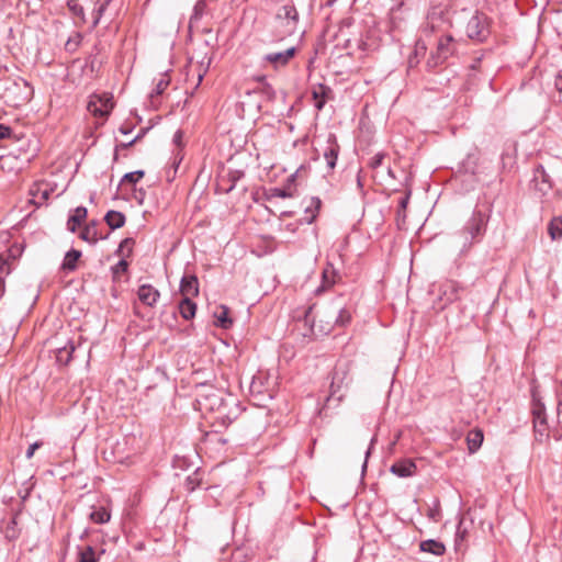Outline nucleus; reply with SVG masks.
<instances>
[{"label": "nucleus", "mask_w": 562, "mask_h": 562, "mask_svg": "<svg viewBox=\"0 0 562 562\" xmlns=\"http://www.w3.org/2000/svg\"><path fill=\"white\" fill-rule=\"evenodd\" d=\"M451 26L450 13L446 8H431L420 27V36L415 44L416 54H425L428 45H436L427 60L428 68H435L459 53L461 43L453 37L450 31Z\"/></svg>", "instance_id": "f257e3e1"}, {"label": "nucleus", "mask_w": 562, "mask_h": 562, "mask_svg": "<svg viewBox=\"0 0 562 562\" xmlns=\"http://www.w3.org/2000/svg\"><path fill=\"white\" fill-rule=\"evenodd\" d=\"M488 216L481 210H474L463 227L454 234L453 243L460 254H468L484 237Z\"/></svg>", "instance_id": "f03ea898"}, {"label": "nucleus", "mask_w": 562, "mask_h": 562, "mask_svg": "<svg viewBox=\"0 0 562 562\" xmlns=\"http://www.w3.org/2000/svg\"><path fill=\"white\" fill-rule=\"evenodd\" d=\"M198 403L201 409L216 413L217 418L223 423H232L239 411L235 397L224 396L222 391L213 387H210L206 393L200 394Z\"/></svg>", "instance_id": "7ed1b4c3"}, {"label": "nucleus", "mask_w": 562, "mask_h": 562, "mask_svg": "<svg viewBox=\"0 0 562 562\" xmlns=\"http://www.w3.org/2000/svg\"><path fill=\"white\" fill-rule=\"evenodd\" d=\"M297 22V10L291 4L283 5L280 8L276 16V29L278 31V35L283 38L294 34Z\"/></svg>", "instance_id": "20e7f679"}, {"label": "nucleus", "mask_w": 562, "mask_h": 562, "mask_svg": "<svg viewBox=\"0 0 562 562\" xmlns=\"http://www.w3.org/2000/svg\"><path fill=\"white\" fill-rule=\"evenodd\" d=\"M249 391L250 394L259 401L266 398L271 400L274 394V381L268 372L258 371V373L252 376Z\"/></svg>", "instance_id": "39448f33"}, {"label": "nucleus", "mask_w": 562, "mask_h": 562, "mask_svg": "<svg viewBox=\"0 0 562 562\" xmlns=\"http://www.w3.org/2000/svg\"><path fill=\"white\" fill-rule=\"evenodd\" d=\"M467 34L471 40L485 41L490 35L488 19L485 14L476 12L467 24Z\"/></svg>", "instance_id": "423d86ee"}, {"label": "nucleus", "mask_w": 562, "mask_h": 562, "mask_svg": "<svg viewBox=\"0 0 562 562\" xmlns=\"http://www.w3.org/2000/svg\"><path fill=\"white\" fill-rule=\"evenodd\" d=\"M533 428L536 439L540 442L549 438L544 405L533 396L532 403Z\"/></svg>", "instance_id": "0eeeda50"}, {"label": "nucleus", "mask_w": 562, "mask_h": 562, "mask_svg": "<svg viewBox=\"0 0 562 562\" xmlns=\"http://www.w3.org/2000/svg\"><path fill=\"white\" fill-rule=\"evenodd\" d=\"M87 109L94 116H108L113 109L112 95L104 93L102 95L94 94L90 97Z\"/></svg>", "instance_id": "6e6552de"}, {"label": "nucleus", "mask_w": 562, "mask_h": 562, "mask_svg": "<svg viewBox=\"0 0 562 562\" xmlns=\"http://www.w3.org/2000/svg\"><path fill=\"white\" fill-rule=\"evenodd\" d=\"M325 316L328 318V321L326 322L327 328H324L326 331H329L334 324L339 326H346L351 319V314L346 308H330V311L326 312Z\"/></svg>", "instance_id": "1a4fd4ad"}, {"label": "nucleus", "mask_w": 562, "mask_h": 562, "mask_svg": "<svg viewBox=\"0 0 562 562\" xmlns=\"http://www.w3.org/2000/svg\"><path fill=\"white\" fill-rule=\"evenodd\" d=\"M532 182L535 189L543 195L552 188L550 176L546 172L542 166H538L535 169Z\"/></svg>", "instance_id": "9d476101"}, {"label": "nucleus", "mask_w": 562, "mask_h": 562, "mask_svg": "<svg viewBox=\"0 0 562 562\" xmlns=\"http://www.w3.org/2000/svg\"><path fill=\"white\" fill-rule=\"evenodd\" d=\"M295 47H290L283 52L270 53L263 57V60L270 63L274 68L285 66L295 55Z\"/></svg>", "instance_id": "9b49d317"}, {"label": "nucleus", "mask_w": 562, "mask_h": 562, "mask_svg": "<svg viewBox=\"0 0 562 562\" xmlns=\"http://www.w3.org/2000/svg\"><path fill=\"white\" fill-rule=\"evenodd\" d=\"M137 296L143 304L147 306H154L157 303L160 293L153 285L143 284L138 288Z\"/></svg>", "instance_id": "f8f14e48"}, {"label": "nucleus", "mask_w": 562, "mask_h": 562, "mask_svg": "<svg viewBox=\"0 0 562 562\" xmlns=\"http://www.w3.org/2000/svg\"><path fill=\"white\" fill-rule=\"evenodd\" d=\"M390 471L400 477H408L415 474L416 464L411 459H403L392 464Z\"/></svg>", "instance_id": "ddd939ff"}, {"label": "nucleus", "mask_w": 562, "mask_h": 562, "mask_svg": "<svg viewBox=\"0 0 562 562\" xmlns=\"http://www.w3.org/2000/svg\"><path fill=\"white\" fill-rule=\"evenodd\" d=\"M180 292L183 299H191L199 294L198 278L193 274L184 276L180 282Z\"/></svg>", "instance_id": "4468645a"}, {"label": "nucleus", "mask_w": 562, "mask_h": 562, "mask_svg": "<svg viewBox=\"0 0 562 562\" xmlns=\"http://www.w3.org/2000/svg\"><path fill=\"white\" fill-rule=\"evenodd\" d=\"M76 347L72 341H68L61 347H57L55 350L56 362L60 366H66L70 362L72 353Z\"/></svg>", "instance_id": "2eb2a0df"}, {"label": "nucleus", "mask_w": 562, "mask_h": 562, "mask_svg": "<svg viewBox=\"0 0 562 562\" xmlns=\"http://www.w3.org/2000/svg\"><path fill=\"white\" fill-rule=\"evenodd\" d=\"M419 548L423 552L431 553L437 557L443 555L446 552L445 544L434 539L422 541Z\"/></svg>", "instance_id": "dca6fc26"}, {"label": "nucleus", "mask_w": 562, "mask_h": 562, "mask_svg": "<svg viewBox=\"0 0 562 562\" xmlns=\"http://www.w3.org/2000/svg\"><path fill=\"white\" fill-rule=\"evenodd\" d=\"M86 217H87V209L83 206H78L75 210L74 214L69 216V218L67 221V228L71 233H75L77 227L81 225V223L85 221Z\"/></svg>", "instance_id": "f3484780"}, {"label": "nucleus", "mask_w": 562, "mask_h": 562, "mask_svg": "<svg viewBox=\"0 0 562 562\" xmlns=\"http://www.w3.org/2000/svg\"><path fill=\"white\" fill-rule=\"evenodd\" d=\"M483 431L481 429H472L467 436L468 449L471 453L476 452L483 442Z\"/></svg>", "instance_id": "a211bd4d"}, {"label": "nucleus", "mask_w": 562, "mask_h": 562, "mask_svg": "<svg viewBox=\"0 0 562 562\" xmlns=\"http://www.w3.org/2000/svg\"><path fill=\"white\" fill-rule=\"evenodd\" d=\"M104 220L112 229L120 228L125 224V215L119 211H109Z\"/></svg>", "instance_id": "6ab92c4d"}, {"label": "nucleus", "mask_w": 562, "mask_h": 562, "mask_svg": "<svg viewBox=\"0 0 562 562\" xmlns=\"http://www.w3.org/2000/svg\"><path fill=\"white\" fill-rule=\"evenodd\" d=\"M80 257H81V252L79 250H76V249L69 250L64 257L61 268L64 270L74 271L77 268V262Z\"/></svg>", "instance_id": "aec40b11"}, {"label": "nucleus", "mask_w": 562, "mask_h": 562, "mask_svg": "<svg viewBox=\"0 0 562 562\" xmlns=\"http://www.w3.org/2000/svg\"><path fill=\"white\" fill-rule=\"evenodd\" d=\"M196 305L191 299H182L179 303V312L184 319H191L194 317Z\"/></svg>", "instance_id": "412c9836"}, {"label": "nucleus", "mask_w": 562, "mask_h": 562, "mask_svg": "<svg viewBox=\"0 0 562 562\" xmlns=\"http://www.w3.org/2000/svg\"><path fill=\"white\" fill-rule=\"evenodd\" d=\"M467 539L468 528L464 526V519L460 518L454 537V546L458 551L462 549L463 543L467 541Z\"/></svg>", "instance_id": "4be33fe9"}, {"label": "nucleus", "mask_w": 562, "mask_h": 562, "mask_svg": "<svg viewBox=\"0 0 562 562\" xmlns=\"http://www.w3.org/2000/svg\"><path fill=\"white\" fill-rule=\"evenodd\" d=\"M548 233L552 239L562 237V216H557L551 220L548 226Z\"/></svg>", "instance_id": "5701e85b"}, {"label": "nucleus", "mask_w": 562, "mask_h": 562, "mask_svg": "<svg viewBox=\"0 0 562 562\" xmlns=\"http://www.w3.org/2000/svg\"><path fill=\"white\" fill-rule=\"evenodd\" d=\"M170 83V78L167 74L160 75V78L156 82V87L150 93V98L154 100L155 97H158L164 93V91L167 89V87Z\"/></svg>", "instance_id": "b1692460"}, {"label": "nucleus", "mask_w": 562, "mask_h": 562, "mask_svg": "<svg viewBox=\"0 0 562 562\" xmlns=\"http://www.w3.org/2000/svg\"><path fill=\"white\" fill-rule=\"evenodd\" d=\"M110 513L104 507L97 508L90 514V519L95 524H105L110 520Z\"/></svg>", "instance_id": "393cba45"}, {"label": "nucleus", "mask_w": 562, "mask_h": 562, "mask_svg": "<svg viewBox=\"0 0 562 562\" xmlns=\"http://www.w3.org/2000/svg\"><path fill=\"white\" fill-rule=\"evenodd\" d=\"M337 157H338V146L331 145L325 150L324 158H325L327 167L329 169L335 168Z\"/></svg>", "instance_id": "a878e982"}, {"label": "nucleus", "mask_w": 562, "mask_h": 562, "mask_svg": "<svg viewBox=\"0 0 562 562\" xmlns=\"http://www.w3.org/2000/svg\"><path fill=\"white\" fill-rule=\"evenodd\" d=\"M217 319V326L222 328H229L233 324V321L228 318V308L226 306H221V312L215 314Z\"/></svg>", "instance_id": "bb28decb"}, {"label": "nucleus", "mask_w": 562, "mask_h": 562, "mask_svg": "<svg viewBox=\"0 0 562 562\" xmlns=\"http://www.w3.org/2000/svg\"><path fill=\"white\" fill-rule=\"evenodd\" d=\"M99 558L91 546L86 547L79 552V562H98Z\"/></svg>", "instance_id": "cd10ccee"}, {"label": "nucleus", "mask_w": 562, "mask_h": 562, "mask_svg": "<svg viewBox=\"0 0 562 562\" xmlns=\"http://www.w3.org/2000/svg\"><path fill=\"white\" fill-rule=\"evenodd\" d=\"M80 238L89 243H95L98 240L95 225L86 226L80 233Z\"/></svg>", "instance_id": "c85d7f7f"}, {"label": "nucleus", "mask_w": 562, "mask_h": 562, "mask_svg": "<svg viewBox=\"0 0 562 562\" xmlns=\"http://www.w3.org/2000/svg\"><path fill=\"white\" fill-rule=\"evenodd\" d=\"M144 175H145V172L143 170L127 172L123 176V178L121 180V184L122 186H124L125 183L135 184L144 177Z\"/></svg>", "instance_id": "c756f323"}, {"label": "nucleus", "mask_w": 562, "mask_h": 562, "mask_svg": "<svg viewBox=\"0 0 562 562\" xmlns=\"http://www.w3.org/2000/svg\"><path fill=\"white\" fill-rule=\"evenodd\" d=\"M4 536L7 539L9 540H14L16 537H18V531H16V520L14 517H12L5 525V528H4Z\"/></svg>", "instance_id": "7c9ffc66"}, {"label": "nucleus", "mask_w": 562, "mask_h": 562, "mask_svg": "<svg viewBox=\"0 0 562 562\" xmlns=\"http://www.w3.org/2000/svg\"><path fill=\"white\" fill-rule=\"evenodd\" d=\"M293 196V193L286 189H281V188H272L269 190V193H268V199H272V198H280V199H288V198H292Z\"/></svg>", "instance_id": "2f4dec72"}, {"label": "nucleus", "mask_w": 562, "mask_h": 562, "mask_svg": "<svg viewBox=\"0 0 562 562\" xmlns=\"http://www.w3.org/2000/svg\"><path fill=\"white\" fill-rule=\"evenodd\" d=\"M135 240L133 238H125L121 241L119 251L123 257H127L132 254L133 246Z\"/></svg>", "instance_id": "473e14b6"}, {"label": "nucleus", "mask_w": 562, "mask_h": 562, "mask_svg": "<svg viewBox=\"0 0 562 562\" xmlns=\"http://www.w3.org/2000/svg\"><path fill=\"white\" fill-rule=\"evenodd\" d=\"M81 38L82 37L79 33H75V35L70 36L65 44L66 50L75 52L79 47Z\"/></svg>", "instance_id": "72a5a7b5"}, {"label": "nucleus", "mask_w": 562, "mask_h": 562, "mask_svg": "<svg viewBox=\"0 0 562 562\" xmlns=\"http://www.w3.org/2000/svg\"><path fill=\"white\" fill-rule=\"evenodd\" d=\"M411 198V191H408L398 202V212H397V218H402L403 221L406 217L405 211L408 205V201Z\"/></svg>", "instance_id": "f704fd0d"}, {"label": "nucleus", "mask_w": 562, "mask_h": 562, "mask_svg": "<svg viewBox=\"0 0 562 562\" xmlns=\"http://www.w3.org/2000/svg\"><path fill=\"white\" fill-rule=\"evenodd\" d=\"M67 7L75 16L83 19V8L79 4L78 0H68Z\"/></svg>", "instance_id": "c9c22d12"}, {"label": "nucleus", "mask_w": 562, "mask_h": 562, "mask_svg": "<svg viewBox=\"0 0 562 562\" xmlns=\"http://www.w3.org/2000/svg\"><path fill=\"white\" fill-rule=\"evenodd\" d=\"M324 95H325V87L324 86H319V88L317 90L313 91V98L316 100L315 106L318 110L323 109V106L325 104Z\"/></svg>", "instance_id": "e433bc0d"}, {"label": "nucleus", "mask_w": 562, "mask_h": 562, "mask_svg": "<svg viewBox=\"0 0 562 562\" xmlns=\"http://www.w3.org/2000/svg\"><path fill=\"white\" fill-rule=\"evenodd\" d=\"M386 158V154L385 153H376L369 161V167L372 169V170H376L379 167H381L383 165V161L384 159Z\"/></svg>", "instance_id": "4c0bfd02"}, {"label": "nucleus", "mask_w": 562, "mask_h": 562, "mask_svg": "<svg viewBox=\"0 0 562 562\" xmlns=\"http://www.w3.org/2000/svg\"><path fill=\"white\" fill-rule=\"evenodd\" d=\"M205 8H206L205 0H199L193 8V14L191 16V20H195V21L200 20L204 13Z\"/></svg>", "instance_id": "58836bf2"}, {"label": "nucleus", "mask_w": 562, "mask_h": 562, "mask_svg": "<svg viewBox=\"0 0 562 562\" xmlns=\"http://www.w3.org/2000/svg\"><path fill=\"white\" fill-rule=\"evenodd\" d=\"M112 0H102L99 4V7L94 10L95 16L93 21V25H97L103 15L106 7L111 3Z\"/></svg>", "instance_id": "ea45409f"}, {"label": "nucleus", "mask_w": 562, "mask_h": 562, "mask_svg": "<svg viewBox=\"0 0 562 562\" xmlns=\"http://www.w3.org/2000/svg\"><path fill=\"white\" fill-rule=\"evenodd\" d=\"M329 274H333V271H329L328 269H325V270L323 271V285H322V288H318V289L316 290V292H317V293H319V292H321V291H323L325 288H328V286H330V285L334 283L333 279H331V278H329Z\"/></svg>", "instance_id": "a19ab883"}, {"label": "nucleus", "mask_w": 562, "mask_h": 562, "mask_svg": "<svg viewBox=\"0 0 562 562\" xmlns=\"http://www.w3.org/2000/svg\"><path fill=\"white\" fill-rule=\"evenodd\" d=\"M182 140H183V132L178 130L175 134H173V138H172V142L173 144L180 149L182 147Z\"/></svg>", "instance_id": "79ce46f5"}, {"label": "nucleus", "mask_w": 562, "mask_h": 562, "mask_svg": "<svg viewBox=\"0 0 562 562\" xmlns=\"http://www.w3.org/2000/svg\"><path fill=\"white\" fill-rule=\"evenodd\" d=\"M11 128L9 126H5L3 124H0V139H5L10 136Z\"/></svg>", "instance_id": "37998d69"}, {"label": "nucleus", "mask_w": 562, "mask_h": 562, "mask_svg": "<svg viewBox=\"0 0 562 562\" xmlns=\"http://www.w3.org/2000/svg\"><path fill=\"white\" fill-rule=\"evenodd\" d=\"M127 267H128V263H127V261L123 258V259H121V260L117 262V265L115 266V268H114V272H119V271L124 272V271H126V270H127Z\"/></svg>", "instance_id": "c03bdc74"}, {"label": "nucleus", "mask_w": 562, "mask_h": 562, "mask_svg": "<svg viewBox=\"0 0 562 562\" xmlns=\"http://www.w3.org/2000/svg\"><path fill=\"white\" fill-rule=\"evenodd\" d=\"M41 446H42V442L32 443L26 451V458L31 459L34 456L35 450L38 449Z\"/></svg>", "instance_id": "a18cd8bd"}, {"label": "nucleus", "mask_w": 562, "mask_h": 562, "mask_svg": "<svg viewBox=\"0 0 562 562\" xmlns=\"http://www.w3.org/2000/svg\"><path fill=\"white\" fill-rule=\"evenodd\" d=\"M428 517L430 519H432L434 521H439V519H440L439 510L438 509H430L429 514H428Z\"/></svg>", "instance_id": "49530a36"}, {"label": "nucleus", "mask_w": 562, "mask_h": 562, "mask_svg": "<svg viewBox=\"0 0 562 562\" xmlns=\"http://www.w3.org/2000/svg\"><path fill=\"white\" fill-rule=\"evenodd\" d=\"M554 86H555L557 90L562 92V75L561 74L555 77Z\"/></svg>", "instance_id": "de8ad7c7"}, {"label": "nucleus", "mask_w": 562, "mask_h": 562, "mask_svg": "<svg viewBox=\"0 0 562 562\" xmlns=\"http://www.w3.org/2000/svg\"><path fill=\"white\" fill-rule=\"evenodd\" d=\"M414 55H415L414 57H409V59H408V65H409V67H413L414 65H416V64L418 63V60L416 59V57H417L418 55H424V54H423V53H418V54H416V53L414 52Z\"/></svg>", "instance_id": "09e8293b"}, {"label": "nucleus", "mask_w": 562, "mask_h": 562, "mask_svg": "<svg viewBox=\"0 0 562 562\" xmlns=\"http://www.w3.org/2000/svg\"><path fill=\"white\" fill-rule=\"evenodd\" d=\"M317 211L321 207V200L318 198H312V204Z\"/></svg>", "instance_id": "8fccbe9b"}, {"label": "nucleus", "mask_w": 562, "mask_h": 562, "mask_svg": "<svg viewBox=\"0 0 562 562\" xmlns=\"http://www.w3.org/2000/svg\"><path fill=\"white\" fill-rule=\"evenodd\" d=\"M369 456H370V449H368V450L366 451V459H368V457H369ZM366 468H367V460H364V462H363L362 470L364 471V470H366Z\"/></svg>", "instance_id": "3c124183"}, {"label": "nucleus", "mask_w": 562, "mask_h": 562, "mask_svg": "<svg viewBox=\"0 0 562 562\" xmlns=\"http://www.w3.org/2000/svg\"><path fill=\"white\" fill-rule=\"evenodd\" d=\"M386 171H387V175H389L390 177L395 178V176H394V173H393V171H392V169H391V167H390V166H389V167H386Z\"/></svg>", "instance_id": "603ef678"}, {"label": "nucleus", "mask_w": 562, "mask_h": 562, "mask_svg": "<svg viewBox=\"0 0 562 562\" xmlns=\"http://www.w3.org/2000/svg\"><path fill=\"white\" fill-rule=\"evenodd\" d=\"M316 217V214L315 213H312L311 216L307 218V222L308 223H312Z\"/></svg>", "instance_id": "864d4df0"}, {"label": "nucleus", "mask_w": 562, "mask_h": 562, "mask_svg": "<svg viewBox=\"0 0 562 562\" xmlns=\"http://www.w3.org/2000/svg\"><path fill=\"white\" fill-rule=\"evenodd\" d=\"M137 140V137H135L133 140L128 142L127 144H125L124 146L127 147V146H132L135 142Z\"/></svg>", "instance_id": "5fc2aeb1"}, {"label": "nucleus", "mask_w": 562, "mask_h": 562, "mask_svg": "<svg viewBox=\"0 0 562 562\" xmlns=\"http://www.w3.org/2000/svg\"><path fill=\"white\" fill-rule=\"evenodd\" d=\"M311 314H312V307L308 308V311H307V313L305 315V318L308 319Z\"/></svg>", "instance_id": "6e6d98bb"}, {"label": "nucleus", "mask_w": 562, "mask_h": 562, "mask_svg": "<svg viewBox=\"0 0 562 562\" xmlns=\"http://www.w3.org/2000/svg\"><path fill=\"white\" fill-rule=\"evenodd\" d=\"M448 286H449L450 289H452V290H456V284H454V283H450V284H448Z\"/></svg>", "instance_id": "4d7b16f0"}, {"label": "nucleus", "mask_w": 562, "mask_h": 562, "mask_svg": "<svg viewBox=\"0 0 562 562\" xmlns=\"http://www.w3.org/2000/svg\"><path fill=\"white\" fill-rule=\"evenodd\" d=\"M180 160H182V157H179V160H173V164H180Z\"/></svg>", "instance_id": "13d9d810"}, {"label": "nucleus", "mask_w": 562, "mask_h": 562, "mask_svg": "<svg viewBox=\"0 0 562 562\" xmlns=\"http://www.w3.org/2000/svg\"><path fill=\"white\" fill-rule=\"evenodd\" d=\"M180 160H182V157H179V160H173V164H180Z\"/></svg>", "instance_id": "bf43d9fd"}, {"label": "nucleus", "mask_w": 562, "mask_h": 562, "mask_svg": "<svg viewBox=\"0 0 562 562\" xmlns=\"http://www.w3.org/2000/svg\"><path fill=\"white\" fill-rule=\"evenodd\" d=\"M180 160H182V157H179V160H173V164H180Z\"/></svg>", "instance_id": "052dcab7"}, {"label": "nucleus", "mask_w": 562, "mask_h": 562, "mask_svg": "<svg viewBox=\"0 0 562 562\" xmlns=\"http://www.w3.org/2000/svg\"><path fill=\"white\" fill-rule=\"evenodd\" d=\"M202 78H203V76L201 74H199V78H198L199 79V83L202 81Z\"/></svg>", "instance_id": "680f3d73"}, {"label": "nucleus", "mask_w": 562, "mask_h": 562, "mask_svg": "<svg viewBox=\"0 0 562 562\" xmlns=\"http://www.w3.org/2000/svg\"><path fill=\"white\" fill-rule=\"evenodd\" d=\"M2 237H5V238H7V234H0V239H1Z\"/></svg>", "instance_id": "e2e57ef3"}, {"label": "nucleus", "mask_w": 562, "mask_h": 562, "mask_svg": "<svg viewBox=\"0 0 562 562\" xmlns=\"http://www.w3.org/2000/svg\"><path fill=\"white\" fill-rule=\"evenodd\" d=\"M121 132H122L123 134H126V133H127V131H126V130H123V128H121Z\"/></svg>", "instance_id": "0e129e2a"}, {"label": "nucleus", "mask_w": 562, "mask_h": 562, "mask_svg": "<svg viewBox=\"0 0 562 562\" xmlns=\"http://www.w3.org/2000/svg\"><path fill=\"white\" fill-rule=\"evenodd\" d=\"M4 262H5V261H4V259H2V258L0 257V263H2V265H3Z\"/></svg>", "instance_id": "69168bd1"}, {"label": "nucleus", "mask_w": 562, "mask_h": 562, "mask_svg": "<svg viewBox=\"0 0 562 562\" xmlns=\"http://www.w3.org/2000/svg\"><path fill=\"white\" fill-rule=\"evenodd\" d=\"M561 387H562V381H561Z\"/></svg>", "instance_id": "338daca9"}]
</instances>
